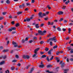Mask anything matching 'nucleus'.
<instances>
[{
  "label": "nucleus",
  "instance_id": "obj_1",
  "mask_svg": "<svg viewBox=\"0 0 73 73\" xmlns=\"http://www.w3.org/2000/svg\"><path fill=\"white\" fill-rule=\"evenodd\" d=\"M40 49V48H37L35 49L34 51V53L35 54L33 56V57H35V56H36V55L37 54V51H38V50Z\"/></svg>",
  "mask_w": 73,
  "mask_h": 73
},
{
  "label": "nucleus",
  "instance_id": "obj_2",
  "mask_svg": "<svg viewBox=\"0 0 73 73\" xmlns=\"http://www.w3.org/2000/svg\"><path fill=\"white\" fill-rule=\"evenodd\" d=\"M38 15L41 18H42V17H43V16H46V14L45 13H44L42 15V13L40 12L39 13Z\"/></svg>",
  "mask_w": 73,
  "mask_h": 73
},
{
  "label": "nucleus",
  "instance_id": "obj_3",
  "mask_svg": "<svg viewBox=\"0 0 73 73\" xmlns=\"http://www.w3.org/2000/svg\"><path fill=\"white\" fill-rule=\"evenodd\" d=\"M67 49H68V50H71V51H70L71 53H73V49H72L70 48V47H68L67 48Z\"/></svg>",
  "mask_w": 73,
  "mask_h": 73
},
{
  "label": "nucleus",
  "instance_id": "obj_4",
  "mask_svg": "<svg viewBox=\"0 0 73 73\" xmlns=\"http://www.w3.org/2000/svg\"><path fill=\"white\" fill-rule=\"evenodd\" d=\"M52 38V40L54 41V42H56V41H57V40L56 39V36H54Z\"/></svg>",
  "mask_w": 73,
  "mask_h": 73
},
{
  "label": "nucleus",
  "instance_id": "obj_5",
  "mask_svg": "<svg viewBox=\"0 0 73 73\" xmlns=\"http://www.w3.org/2000/svg\"><path fill=\"white\" fill-rule=\"evenodd\" d=\"M63 12L62 11H59L57 13L59 15H62L63 13Z\"/></svg>",
  "mask_w": 73,
  "mask_h": 73
},
{
  "label": "nucleus",
  "instance_id": "obj_6",
  "mask_svg": "<svg viewBox=\"0 0 73 73\" xmlns=\"http://www.w3.org/2000/svg\"><path fill=\"white\" fill-rule=\"evenodd\" d=\"M38 33L39 35H42V31L40 30H38Z\"/></svg>",
  "mask_w": 73,
  "mask_h": 73
},
{
  "label": "nucleus",
  "instance_id": "obj_7",
  "mask_svg": "<svg viewBox=\"0 0 73 73\" xmlns=\"http://www.w3.org/2000/svg\"><path fill=\"white\" fill-rule=\"evenodd\" d=\"M54 24V23L53 22H50L49 21L48 22V25H53Z\"/></svg>",
  "mask_w": 73,
  "mask_h": 73
},
{
  "label": "nucleus",
  "instance_id": "obj_8",
  "mask_svg": "<svg viewBox=\"0 0 73 73\" xmlns=\"http://www.w3.org/2000/svg\"><path fill=\"white\" fill-rule=\"evenodd\" d=\"M53 51V49H51L48 52V54H51L52 53H51V52Z\"/></svg>",
  "mask_w": 73,
  "mask_h": 73
},
{
  "label": "nucleus",
  "instance_id": "obj_9",
  "mask_svg": "<svg viewBox=\"0 0 73 73\" xmlns=\"http://www.w3.org/2000/svg\"><path fill=\"white\" fill-rule=\"evenodd\" d=\"M7 58V56L5 55L4 56H2L1 57H0V59H1V58H3V59H5Z\"/></svg>",
  "mask_w": 73,
  "mask_h": 73
},
{
  "label": "nucleus",
  "instance_id": "obj_10",
  "mask_svg": "<svg viewBox=\"0 0 73 73\" xmlns=\"http://www.w3.org/2000/svg\"><path fill=\"white\" fill-rule=\"evenodd\" d=\"M8 51H9V50H4L3 51V52L4 53H5V52H8Z\"/></svg>",
  "mask_w": 73,
  "mask_h": 73
},
{
  "label": "nucleus",
  "instance_id": "obj_11",
  "mask_svg": "<svg viewBox=\"0 0 73 73\" xmlns=\"http://www.w3.org/2000/svg\"><path fill=\"white\" fill-rule=\"evenodd\" d=\"M6 3L7 4H10V3H11V2L10 1H9V0H7L6 2Z\"/></svg>",
  "mask_w": 73,
  "mask_h": 73
},
{
  "label": "nucleus",
  "instance_id": "obj_12",
  "mask_svg": "<svg viewBox=\"0 0 73 73\" xmlns=\"http://www.w3.org/2000/svg\"><path fill=\"white\" fill-rule=\"evenodd\" d=\"M46 33V31L45 30L43 32H42V35H44Z\"/></svg>",
  "mask_w": 73,
  "mask_h": 73
},
{
  "label": "nucleus",
  "instance_id": "obj_13",
  "mask_svg": "<svg viewBox=\"0 0 73 73\" xmlns=\"http://www.w3.org/2000/svg\"><path fill=\"white\" fill-rule=\"evenodd\" d=\"M5 61H3L2 62H1L0 64V65H3L5 63Z\"/></svg>",
  "mask_w": 73,
  "mask_h": 73
},
{
  "label": "nucleus",
  "instance_id": "obj_14",
  "mask_svg": "<svg viewBox=\"0 0 73 73\" xmlns=\"http://www.w3.org/2000/svg\"><path fill=\"white\" fill-rule=\"evenodd\" d=\"M39 68H43L44 67V65L42 64V65H40L39 66Z\"/></svg>",
  "mask_w": 73,
  "mask_h": 73
},
{
  "label": "nucleus",
  "instance_id": "obj_15",
  "mask_svg": "<svg viewBox=\"0 0 73 73\" xmlns=\"http://www.w3.org/2000/svg\"><path fill=\"white\" fill-rule=\"evenodd\" d=\"M46 7L48 8V9H49V10H50V9H51V7H50V6L49 5H47V6Z\"/></svg>",
  "mask_w": 73,
  "mask_h": 73
},
{
  "label": "nucleus",
  "instance_id": "obj_16",
  "mask_svg": "<svg viewBox=\"0 0 73 73\" xmlns=\"http://www.w3.org/2000/svg\"><path fill=\"white\" fill-rule=\"evenodd\" d=\"M64 65H65V63H64V62L62 64V65H61V68H63V67H64Z\"/></svg>",
  "mask_w": 73,
  "mask_h": 73
},
{
  "label": "nucleus",
  "instance_id": "obj_17",
  "mask_svg": "<svg viewBox=\"0 0 73 73\" xmlns=\"http://www.w3.org/2000/svg\"><path fill=\"white\" fill-rule=\"evenodd\" d=\"M15 68V67L14 66H12L11 67V69L12 70H14Z\"/></svg>",
  "mask_w": 73,
  "mask_h": 73
},
{
  "label": "nucleus",
  "instance_id": "obj_18",
  "mask_svg": "<svg viewBox=\"0 0 73 73\" xmlns=\"http://www.w3.org/2000/svg\"><path fill=\"white\" fill-rule=\"evenodd\" d=\"M70 3V1H69V0H68L67 1H66L65 3V4H67V5H68V3Z\"/></svg>",
  "mask_w": 73,
  "mask_h": 73
},
{
  "label": "nucleus",
  "instance_id": "obj_19",
  "mask_svg": "<svg viewBox=\"0 0 73 73\" xmlns=\"http://www.w3.org/2000/svg\"><path fill=\"white\" fill-rule=\"evenodd\" d=\"M38 24H36L35 25V27L36 28H39V26H38Z\"/></svg>",
  "mask_w": 73,
  "mask_h": 73
},
{
  "label": "nucleus",
  "instance_id": "obj_20",
  "mask_svg": "<svg viewBox=\"0 0 73 73\" xmlns=\"http://www.w3.org/2000/svg\"><path fill=\"white\" fill-rule=\"evenodd\" d=\"M50 67H52V65L50 64L47 65V68H50Z\"/></svg>",
  "mask_w": 73,
  "mask_h": 73
},
{
  "label": "nucleus",
  "instance_id": "obj_21",
  "mask_svg": "<svg viewBox=\"0 0 73 73\" xmlns=\"http://www.w3.org/2000/svg\"><path fill=\"white\" fill-rule=\"evenodd\" d=\"M30 20H31V19L28 18L26 19V21H30Z\"/></svg>",
  "mask_w": 73,
  "mask_h": 73
},
{
  "label": "nucleus",
  "instance_id": "obj_22",
  "mask_svg": "<svg viewBox=\"0 0 73 73\" xmlns=\"http://www.w3.org/2000/svg\"><path fill=\"white\" fill-rule=\"evenodd\" d=\"M69 69H64V72H68V71H69Z\"/></svg>",
  "mask_w": 73,
  "mask_h": 73
},
{
  "label": "nucleus",
  "instance_id": "obj_23",
  "mask_svg": "<svg viewBox=\"0 0 73 73\" xmlns=\"http://www.w3.org/2000/svg\"><path fill=\"white\" fill-rule=\"evenodd\" d=\"M50 46H52L53 45V43L52 41H50Z\"/></svg>",
  "mask_w": 73,
  "mask_h": 73
},
{
  "label": "nucleus",
  "instance_id": "obj_24",
  "mask_svg": "<svg viewBox=\"0 0 73 73\" xmlns=\"http://www.w3.org/2000/svg\"><path fill=\"white\" fill-rule=\"evenodd\" d=\"M11 29H12V30L15 31L16 30V29L15 28V27H12V28H11Z\"/></svg>",
  "mask_w": 73,
  "mask_h": 73
},
{
  "label": "nucleus",
  "instance_id": "obj_25",
  "mask_svg": "<svg viewBox=\"0 0 73 73\" xmlns=\"http://www.w3.org/2000/svg\"><path fill=\"white\" fill-rule=\"evenodd\" d=\"M71 32V29L70 28L68 29V33L70 34V32Z\"/></svg>",
  "mask_w": 73,
  "mask_h": 73
},
{
  "label": "nucleus",
  "instance_id": "obj_26",
  "mask_svg": "<svg viewBox=\"0 0 73 73\" xmlns=\"http://www.w3.org/2000/svg\"><path fill=\"white\" fill-rule=\"evenodd\" d=\"M31 64H29V65H28V66H27V67H26V69H28V68H29V67L30 66H31Z\"/></svg>",
  "mask_w": 73,
  "mask_h": 73
},
{
  "label": "nucleus",
  "instance_id": "obj_27",
  "mask_svg": "<svg viewBox=\"0 0 73 73\" xmlns=\"http://www.w3.org/2000/svg\"><path fill=\"white\" fill-rule=\"evenodd\" d=\"M23 12H19L17 13V14H18V15H20V14H21Z\"/></svg>",
  "mask_w": 73,
  "mask_h": 73
},
{
  "label": "nucleus",
  "instance_id": "obj_28",
  "mask_svg": "<svg viewBox=\"0 0 73 73\" xmlns=\"http://www.w3.org/2000/svg\"><path fill=\"white\" fill-rule=\"evenodd\" d=\"M29 56L28 55H26V58H27V59H28V58H30Z\"/></svg>",
  "mask_w": 73,
  "mask_h": 73
},
{
  "label": "nucleus",
  "instance_id": "obj_29",
  "mask_svg": "<svg viewBox=\"0 0 73 73\" xmlns=\"http://www.w3.org/2000/svg\"><path fill=\"white\" fill-rule=\"evenodd\" d=\"M65 8H66V6H63L62 8L63 9H65Z\"/></svg>",
  "mask_w": 73,
  "mask_h": 73
},
{
  "label": "nucleus",
  "instance_id": "obj_30",
  "mask_svg": "<svg viewBox=\"0 0 73 73\" xmlns=\"http://www.w3.org/2000/svg\"><path fill=\"white\" fill-rule=\"evenodd\" d=\"M46 57V56L45 55H43L42 56V58H44V57Z\"/></svg>",
  "mask_w": 73,
  "mask_h": 73
},
{
  "label": "nucleus",
  "instance_id": "obj_31",
  "mask_svg": "<svg viewBox=\"0 0 73 73\" xmlns=\"http://www.w3.org/2000/svg\"><path fill=\"white\" fill-rule=\"evenodd\" d=\"M57 29L59 31H61V28H60V27H58L57 28Z\"/></svg>",
  "mask_w": 73,
  "mask_h": 73
},
{
  "label": "nucleus",
  "instance_id": "obj_32",
  "mask_svg": "<svg viewBox=\"0 0 73 73\" xmlns=\"http://www.w3.org/2000/svg\"><path fill=\"white\" fill-rule=\"evenodd\" d=\"M45 51L46 52H47V51H48V50H49V48H46L45 49Z\"/></svg>",
  "mask_w": 73,
  "mask_h": 73
},
{
  "label": "nucleus",
  "instance_id": "obj_33",
  "mask_svg": "<svg viewBox=\"0 0 73 73\" xmlns=\"http://www.w3.org/2000/svg\"><path fill=\"white\" fill-rule=\"evenodd\" d=\"M19 25H20V24L19 23H17L16 25V27H19Z\"/></svg>",
  "mask_w": 73,
  "mask_h": 73
},
{
  "label": "nucleus",
  "instance_id": "obj_34",
  "mask_svg": "<svg viewBox=\"0 0 73 73\" xmlns=\"http://www.w3.org/2000/svg\"><path fill=\"white\" fill-rule=\"evenodd\" d=\"M56 48H57V45H55L53 47V49H56Z\"/></svg>",
  "mask_w": 73,
  "mask_h": 73
},
{
  "label": "nucleus",
  "instance_id": "obj_35",
  "mask_svg": "<svg viewBox=\"0 0 73 73\" xmlns=\"http://www.w3.org/2000/svg\"><path fill=\"white\" fill-rule=\"evenodd\" d=\"M2 14L3 15H5L7 14V12H4L2 13Z\"/></svg>",
  "mask_w": 73,
  "mask_h": 73
},
{
  "label": "nucleus",
  "instance_id": "obj_36",
  "mask_svg": "<svg viewBox=\"0 0 73 73\" xmlns=\"http://www.w3.org/2000/svg\"><path fill=\"white\" fill-rule=\"evenodd\" d=\"M33 70H34L33 68H32L31 69V70L30 71L31 72H33Z\"/></svg>",
  "mask_w": 73,
  "mask_h": 73
},
{
  "label": "nucleus",
  "instance_id": "obj_37",
  "mask_svg": "<svg viewBox=\"0 0 73 73\" xmlns=\"http://www.w3.org/2000/svg\"><path fill=\"white\" fill-rule=\"evenodd\" d=\"M53 56H52L51 58L50 59V61H52V60H53Z\"/></svg>",
  "mask_w": 73,
  "mask_h": 73
},
{
  "label": "nucleus",
  "instance_id": "obj_38",
  "mask_svg": "<svg viewBox=\"0 0 73 73\" xmlns=\"http://www.w3.org/2000/svg\"><path fill=\"white\" fill-rule=\"evenodd\" d=\"M14 24H15V22L14 21L11 22V24L12 25H14Z\"/></svg>",
  "mask_w": 73,
  "mask_h": 73
},
{
  "label": "nucleus",
  "instance_id": "obj_39",
  "mask_svg": "<svg viewBox=\"0 0 73 73\" xmlns=\"http://www.w3.org/2000/svg\"><path fill=\"white\" fill-rule=\"evenodd\" d=\"M60 54V52L58 51L56 53V55H58Z\"/></svg>",
  "mask_w": 73,
  "mask_h": 73
},
{
  "label": "nucleus",
  "instance_id": "obj_40",
  "mask_svg": "<svg viewBox=\"0 0 73 73\" xmlns=\"http://www.w3.org/2000/svg\"><path fill=\"white\" fill-rule=\"evenodd\" d=\"M46 60L47 61H48V62L49 61V57H48V56H47V57Z\"/></svg>",
  "mask_w": 73,
  "mask_h": 73
},
{
  "label": "nucleus",
  "instance_id": "obj_41",
  "mask_svg": "<svg viewBox=\"0 0 73 73\" xmlns=\"http://www.w3.org/2000/svg\"><path fill=\"white\" fill-rule=\"evenodd\" d=\"M17 66H21V64L20 63H18L17 64Z\"/></svg>",
  "mask_w": 73,
  "mask_h": 73
},
{
  "label": "nucleus",
  "instance_id": "obj_42",
  "mask_svg": "<svg viewBox=\"0 0 73 73\" xmlns=\"http://www.w3.org/2000/svg\"><path fill=\"white\" fill-rule=\"evenodd\" d=\"M13 62H17V60H14L12 61Z\"/></svg>",
  "mask_w": 73,
  "mask_h": 73
},
{
  "label": "nucleus",
  "instance_id": "obj_43",
  "mask_svg": "<svg viewBox=\"0 0 73 73\" xmlns=\"http://www.w3.org/2000/svg\"><path fill=\"white\" fill-rule=\"evenodd\" d=\"M25 42V40L24 39H23L22 40V43H24Z\"/></svg>",
  "mask_w": 73,
  "mask_h": 73
},
{
  "label": "nucleus",
  "instance_id": "obj_44",
  "mask_svg": "<svg viewBox=\"0 0 73 73\" xmlns=\"http://www.w3.org/2000/svg\"><path fill=\"white\" fill-rule=\"evenodd\" d=\"M26 5L27 6H29V5H31V4L29 3H27Z\"/></svg>",
  "mask_w": 73,
  "mask_h": 73
},
{
  "label": "nucleus",
  "instance_id": "obj_45",
  "mask_svg": "<svg viewBox=\"0 0 73 73\" xmlns=\"http://www.w3.org/2000/svg\"><path fill=\"white\" fill-rule=\"evenodd\" d=\"M16 44V43L15 42H13L12 44H13V45H15V44Z\"/></svg>",
  "mask_w": 73,
  "mask_h": 73
},
{
  "label": "nucleus",
  "instance_id": "obj_46",
  "mask_svg": "<svg viewBox=\"0 0 73 73\" xmlns=\"http://www.w3.org/2000/svg\"><path fill=\"white\" fill-rule=\"evenodd\" d=\"M8 31H9V32H11L12 31V29H9L8 30Z\"/></svg>",
  "mask_w": 73,
  "mask_h": 73
},
{
  "label": "nucleus",
  "instance_id": "obj_47",
  "mask_svg": "<svg viewBox=\"0 0 73 73\" xmlns=\"http://www.w3.org/2000/svg\"><path fill=\"white\" fill-rule=\"evenodd\" d=\"M69 37L66 38V40H69Z\"/></svg>",
  "mask_w": 73,
  "mask_h": 73
},
{
  "label": "nucleus",
  "instance_id": "obj_48",
  "mask_svg": "<svg viewBox=\"0 0 73 73\" xmlns=\"http://www.w3.org/2000/svg\"><path fill=\"white\" fill-rule=\"evenodd\" d=\"M51 36V34H49V35H47V37H49V36Z\"/></svg>",
  "mask_w": 73,
  "mask_h": 73
},
{
  "label": "nucleus",
  "instance_id": "obj_49",
  "mask_svg": "<svg viewBox=\"0 0 73 73\" xmlns=\"http://www.w3.org/2000/svg\"><path fill=\"white\" fill-rule=\"evenodd\" d=\"M15 57L17 58H18L19 57V56L17 55H16L15 56Z\"/></svg>",
  "mask_w": 73,
  "mask_h": 73
},
{
  "label": "nucleus",
  "instance_id": "obj_50",
  "mask_svg": "<svg viewBox=\"0 0 73 73\" xmlns=\"http://www.w3.org/2000/svg\"><path fill=\"white\" fill-rule=\"evenodd\" d=\"M6 73H9V70H7L5 72Z\"/></svg>",
  "mask_w": 73,
  "mask_h": 73
},
{
  "label": "nucleus",
  "instance_id": "obj_51",
  "mask_svg": "<svg viewBox=\"0 0 73 73\" xmlns=\"http://www.w3.org/2000/svg\"><path fill=\"white\" fill-rule=\"evenodd\" d=\"M43 43H44V42L43 41H41L40 42V44H42Z\"/></svg>",
  "mask_w": 73,
  "mask_h": 73
},
{
  "label": "nucleus",
  "instance_id": "obj_52",
  "mask_svg": "<svg viewBox=\"0 0 73 73\" xmlns=\"http://www.w3.org/2000/svg\"><path fill=\"white\" fill-rule=\"evenodd\" d=\"M23 58H26V56L23 55Z\"/></svg>",
  "mask_w": 73,
  "mask_h": 73
},
{
  "label": "nucleus",
  "instance_id": "obj_53",
  "mask_svg": "<svg viewBox=\"0 0 73 73\" xmlns=\"http://www.w3.org/2000/svg\"><path fill=\"white\" fill-rule=\"evenodd\" d=\"M44 25V24H41L40 25V27H43V26Z\"/></svg>",
  "mask_w": 73,
  "mask_h": 73
},
{
  "label": "nucleus",
  "instance_id": "obj_54",
  "mask_svg": "<svg viewBox=\"0 0 73 73\" xmlns=\"http://www.w3.org/2000/svg\"><path fill=\"white\" fill-rule=\"evenodd\" d=\"M31 3H35V0H32Z\"/></svg>",
  "mask_w": 73,
  "mask_h": 73
},
{
  "label": "nucleus",
  "instance_id": "obj_55",
  "mask_svg": "<svg viewBox=\"0 0 73 73\" xmlns=\"http://www.w3.org/2000/svg\"><path fill=\"white\" fill-rule=\"evenodd\" d=\"M9 19H12V17L11 15L9 16Z\"/></svg>",
  "mask_w": 73,
  "mask_h": 73
},
{
  "label": "nucleus",
  "instance_id": "obj_56",
  "mask_svg": "<svg viewBox=\"0 0 73 73\" xmlns=\"http://www.w3.org/2000/svg\"><path fill=\"white\" fill-rule=\"evenodd\" d=\"M16 31H13L12 32V34H15V33H16Z\"/></svg>",
  "mask_w": 73,
  "mask_h": 73
},
{
  "label": "nucleus",
  "instance_id": "obj_57",
  "mask_svg": "<svg viewBox=\"0 0 73 73\" xmlns=\"http://www.w3.org/2000/svg\"><path fill=\"white\" fill-rule=\"evenodd\" d=\"M49 12H46V15H48V14H49Z\"/></svg>",
  "mask_w": 73,
  "mask_h": 73
},
{
  "label": "nucleus",
  "instance_id": "obj_58",
  "mask_svg": "<svg viewBox=\"0 0 73 73\" xmlns=\"http://www.w3.org/2000/svg\"><path fill=\"white\" fill-rule=\"evenodd\" d=\"M63 31L64 32H65V31H66V29H62Z\"/></svg>",
  "mask_w": 73,
  "mask_h": 73
},
{
  "label": "nucleus",
  "instance_id": "obj_59",
  "mask_svg": "<svg viewBox=\"0 0 73 73\" xmlns=\"http://www.w3.org/2000/svg\"><path fill=\"white\" fill-rule=\"evenodd\" d=\"M32 42H33V41L31 40H30V41H29V43H32Z\"/></svg>",
  "mask_w": 73,
  "mask_h": 73
},
{
  "label": "nucleus",
  "instance_id": "obj_60",
  "mask_svg": "<svg viewBox=\"0 0 73 73\" xmlns=\"http://www.w3.org/2000/svg\"><path fill=\"white\" fill-rule=\"evenodd\" d=\"M49 40L50 41H53V39L52 38H49Z\"/></svg>",
  "mask_w": 73,
  "mask_h": 73
},
{
  "label": "nucleus",
  "instance_id": "obj_61",
  "mask_svg": "<svg viewBox=\"0 0 73 73\" xmlns=\"http://www.w3.org/2000/svg\"><path fill=\"white\" fill-rule=\"evenodd\" d=\"M3 49V47L2 46L0 47V50Z\"/></svg>",
  "mask_w": 73,
  "mask_h": 73
},
{
  "label": "nucleus",
  "instance_id": "obj_62",
  "mask_svg": "<svg viewBox=\"0 0 73 73\" xmlns=\"http://www.w3.org/2000/svg\"><path fill=\"white\" fill-rule=\"evenodd\" d=\"M22 6L23 7H25V5H24V4H23Z\"/></svg>",
  "mask_w": 73,
  "mask_h": 73
},
{
  "label": "nucleus",
  "instance_id": "obj_63",
  "mask_svg": "<svg viewBox=\"0 0 73 73\" xmlns=\"http://www.w3.org/2000/svg\"><path fill=\"white\" fill-rule=\"evenodd\" d=\"M48 17L44 18V20H46V21L47 20H48Z\"/></svg>",
  "mask_w": 73,
  "mask_h": 73
},
{
  "label": "nucleus",
  "instance_id": "obj_64",
  "mask_svg": "<svg viewBox=\"0 0 73 73\" xmlns=\"http://www.w3.org/2000/svg\"><path fill=\"white\" fill-rule=\"evenodd\" d=\"M18 45L17 44H16L14 45V47H17V46H18Z\"/></svg>",
  "mask_w": 73,
  "mask_h": 73
}]
</instances>
